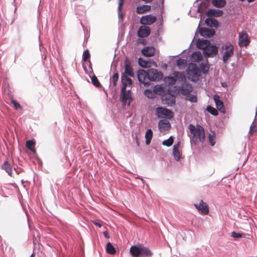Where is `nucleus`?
<instances>
[{"label":"nucleus","instance_id":"obj_1","mask_svg":"<svg viewBox=\"0 0 257 257\" xmlns=\"http://www.w3.org/2000/svg\"><path fill=\"white\" fill-rule=\"evenodd\" d=\"M190 133L193 135L192 140L194 144L199 142L203 143L205 139L204 130L202 126L198 125L196 126L190 124L189 126Z\"/></svg>","mask_w":257,"mask_h":257},{"label":"nucleus","instance_id":"obj_2","mask_svg":"<svg viewBox=\"0 0 257 257\" xmlns=\"http://www.w3.org/2000/svg\"><path fill=\"white\" fill-rule=\"evenodd\" d=\"M233 46L230 43L223 44L221 48L222 54L223 61L224 63H228L230 58L233 55Z\"/></svg>","mask_w":257,"mask_h":257},{"label":"nucleus","instance_id":"obj_3","mask_svg":"<svg viewBox=\"0 0 257 257\" xmlns=\"http://www.w3.org/2000/svg\"><path fill=\"white\" fill-rule=\"evenodd\" d=\"M200 76V71L196 64H190L188 67V77L192 81H197Z\"/></svg>","mask_w":257,"mask_h":257},{"label":"nucleus","instance_id":"obj_4","mask_svg":"<svg viewBox=\"0 0 257 257\" xmlns=\"http://www.w3.org/2000/svg\"><path fill=\"white\" fill-rule=\"evenodd\" d=\"M156 113L159 118H171L174 115L172 111L163 107H157L156 109Z\"/></svg>","mask_w":257,"mask_h":257},{"label":"nucleus","instance_id":"obj_5","mask_svg":"<svg viewBox=\"0 0 257 257\" xmlns=\"http://www.w3.org/2000/svg\"><path fill=\"white\" fill-rule=\"evenodd\" d=\"M148 75L149 82L159 81L163 78V73L155 69H148Z\"/></svg>","mask_w":257,"mask_h":257},{"label":"nucleus","instance_id":"obj_6","mask_svg":"<svg viewBox=\"0 0 257 257\" xmlns=\"http://www.w3.org/2000/svg\"><path fill=\"white\" fill-rule=\"evenodd\" d=\"M120 99L122 105H129L132 100L131 90L128 89L126 90H121Z\"/></svg>","mask_w":257,"mask_h":257},{"label":"nucleus","instance_id":"obj_7","mask_svg":"<svg viewBox=\"0 0 257 257\" xmlns=\"http://www.w3.org/2000/svg\"><path fill=\"white\" fill-rule=\"evenodd\" d=\"M173 156L174 159L179 162L183 159L182 150L180 149V142H178L173 146Z\"/></svg>","mask_w":257,"mask_h":257},{"label":"nucleus","instance_id":"obj_8","mask_svg":"<svg viewBox=\"0 0 257 257\" xmlns=\"http://www.w3.org/2000/svg\"><path fill=\"white\" fill-rule=\"evenodd\" d=\"M138 78L140 82L143 84L145 86H147L149 84L148 70H139L138 71Z\"/></svg>","mask_w":257,"mask_h":257},{"label":"nucleus","instance_id":"obj_9","mask_svg":"<svg viewBox=\"0 0 257 257\" xmlns=\"http://www.w3.org/2000/svg\"><path fill=\"white\" fill-rule=\"evenodd\" d=\"M157 20L156 16L148 15L142 17L140 19V23L144 26L151 25L154 23Z\"/></svg>","mask_w":257,"mask_h":257},{"label":"nucleus","instance_id":"obj_10","mask_svg":"<svg viewBox=\"0 0 257 257\" xmlns=\"http://www.w3.org/2000/svg\"><path fill=\"white\" fill-rule=\"evenodd\" d=\"M121 81L122 83L121 90H126L128 89L131 90L132 81L128 77H126L124 75H121Z\"/></svg>","mask_w":257,"mask_h":257},{"label":"nucleus","instance_id":"obj_11","mask_svg":"<svg viewBox=\"0 0 257 257\" xmlns=\"http://www.w3.org/2000/svg\"><path fill=\"white\" fill-rule=\"evenodd\" d=\"M247 34L244 32H241L239 35V45L240 47L246 46L249 44V41L247 38Z\"/></svg>","mask_w":257,"mask_h":257},{"label":"nucleus","instance_id":"obj_12","mask_svg":"<svg viewBox=\"0 0 257 257\" xmlns=\"http://www.w3.org/2000/svg\"><path fill=\"white\" fill-rule=\"evenodd\" d=\"M150 34V29L146 26L140 27L138 31V35L141 38L148 37Z\"/></svg>","mask_w":257,"mask_h":257},{"label":"nucleus","instance_id":"obj_13","mask_svg":"<svg viewBox=\"0 0 257 257\" xmlns=\"http://www.w3.org/2000/svg\"><path fill=\"white\" fill-rule=\"evenodd\" d=\"M196 208L203 214H207L209 212L207 205L202 200H201L198 204H195Z\"/></svg>","mask_w":257,"mask_h":257},{"label":"nucleus","instance_id":"obj_14","mask_svg":"<svg viewBox=\"0 0 257 257\" xmlns=\"http://www.w3.org/2000/svg\"><path fill=\"white\" fill-rule=\"evenodd\" d=\"M121 75H124L126 77H134L132 68L127 59H125L124 62V71L122 73Z\"/></svg>","mask_w":257,"mask_h":257},{"label":"nucleus","instance_id":"obj_15","mask_svg":"<svg viewBox=\"0 0 257 257\" xmlns=\"http://www.w3.org/2000/svg\"><path fill=\"white\" fill-rule=\"evenodd\" d=\"M217 47L214 45H210L204 50L203 53L205 57H207L213 54H216L217 52Z\"/></svg>","mask_w":257,"mask_h":257},{"label":"nucleus","instance_id":"obj_16","mask_svg":"<svg viewBox=\"0 0 257 257\" xmlns=\"http://www.w3.org/2000/svg\"><path fill=\"white\" fill-rule=\"evenodd\" d=\"M199 33L201 36L204 38H210L214 35L215 31L213 29L201 28L199 29Z\"/></svg>","mask_w":257,"mask_h":257},{"label":"nucleus","instance_id":"obj_17","mask_svg":"<svg viewBox=\"0 0 257 257\" xmlns=\"http://www.w3.org/2000/svg\"><path fill=\"white\" fill-rule=\"evenodd\" d=\"M214 101L217 109L221 112H225V108L222 101L220 99V97L218 95L214 96Z\"/></svg>","mask_w":257,"mask_h":257},{"label":"nucleus","instance_id":"obj_18","mask_svg":"<svg viewBox=\"0 0 257 257\" xmlns=\"http://www.w3.org/2000/svg\"><path fill=\"white\" fill-rule=\"evenodd\" d=\"M159 128L161 132L167 131L170 127V124L168 120L162 119L159 122Z\"/></svg>","mask_w":257,"mask_h":257},{"label":"nucleus","instance_id":"obj_19","mask_svg":"<svg viewBox=\"0 0 257 257\" xmlns=\"http://www.w3.org/2000/svg\"><path fill=\"white\" fill-rule=\"evenodd\" d=\"M144 55L147 57H151L155 54V50L153 47H145L142 50Z\"/></svg>","mask_w":257,"mask_h":257},{"label":"nucleus","instance_id":"obj_20","mask_svg":"<svg viewBox=\"0 0 257 257\" xmlns=\"http://www.w3.org/2000/svg\"><path fill=\"white\" fill-rule=\"evenodd\" d=\"M142 245L133 246L130 249V251L134 257H141Z\"/></svg>","mask_w":257,"mask_h":257},{"label":"nucleus","instance_id":"obj_21","mask_svg":"<svg viewBox=\"0 0 257 257\" xmlns=\"http://www.w3.org/2000/svg\"><path fill=\"white\" fill-rule=\"evenodd\" d=\"M151 7L149 5H142L137 8L136 12L139 14H142L151 10Z\"/></svg>","mask_w":257,"mask_h":257},{"label":"nucleus","instance_id":"obj_22","mask_svg":"<svg viewBox=\"0 0 257 257\" xmlns=\"http://www.w3.org/2000/svg\"><path fill=\"white\" fill-rule=\"evenodd\" d=\"M210 44L209 41L204 39H199L197 43V46L198 48L205 50Z\"/></svg>","mask_w":257,"mask_h":257},{"label":"nucleus","instance_id":"obj_23","mask_svg":"<svg viewBox=\"0 0 257 257\" xmlns=\"http://www.w3.org/2000/svg\"><path fill=\"white\" fill-rule=\"evenodd\" d=\"M202 58V54L199 52H195L191 56L190 59L192 62H198Z\"/></svg>","mask_w":257,"mask_h":257},{"label":"nucleus","instance_id":"obj_24","mask_svg":"<svg viewBox=\"0 0 257 257\" xmlns=\"http://www.w3.org/2000/svg\"><path fill=\"white\" fill-rule=\"evenodd\" d=\"M212 4L216 8H221L225 6L226 2L225 0H212Z\"/></svg>","mask_w":257,"mask_h":257},{"label":"nucleus","instance_id":"obj_25","mask_svg":"<svg viewBox=\"0 0 257 257\" xmlns=\"http://www.w3.org/2000/svg\"><path fill=\"white\" fill-rule=\"evenodd\" d=\"M205 24L211 27H217L218 26V22L215 19L212 18L206 19Z\"/></svg>","mask_w":257,"mask_h":257},{"label":"nucleus","instance_id":"obj_26","mask_svg":"<svg viewBox=\"0 0 257 257\" xmlns=\"http://www.w3.org/2000/svg\"><path fill=\"white\" fill-rule=\"evenodd\" d=\"M153 137V132L152 130L148 129L145 134V138H146V144L147 145H149L150 144L151 140Z\"/></svg>","mask_w":257,"mask_h":257},{"label":"nucleus","instance_id":"obj_27","mask_svg":"<svg viewBox=\"0 0 257 257\" xmlns=\"http://www.w3.org/2000/svg\"><path fill=\"white\" fill-rule=\"evenodd\" d=\"M222 14V11L221 10H217L215 9H211L208 11L207 15L208 16H213L215 17H219Z\"/></svg>","mask_w":257,"mask_h":257},{"label":"nucleus","instance_id":"obj_28","mask_svg":"<svg viewBox=\"0 0 257 257\" xmlns=\"http://www.w3.org/2000/svg\"><path fill=\"white\" fill-rule=\"evenodd\" d=\"M151 59H149L147 60H145L142 59H140L139 60V63L141 66L144 68H149L151 67L150 64Z\"/></svg>","mask_w":257,"mask_h":257},{"label":"nucleus","instance_id":"obj_29","mask_svg":"<svg viewBox=\"0 0 257 257\" xmlns=\"http://www.w3.org/2000/svg\"><path fill=\"white\" fill-rule=\"evenodd\" d=\"M152 255V252L148 248L145 247L143 246H142L141 247V256L145 257V256H150Z\"/></svg>","mask_w":257,"mask_h":257},{"label":"nucleus","instance_id":"obj_30","mask_svg":"<svg viewBox=\"0 0 257 257\" xmlns=\"http://www.w3.org/2000/svg\"><path fill=\"white\" fill-rule=\"evenodd\" d=\"M208 140L209 143L211 146H214L215 144V132H211L208 136Z\"/></svg>","mask_w":257,"mask_h":257},{"label":"nucleus","instance_id":"obj_31","mask_svg":"<svg viewBox=\"0 0 257 257\" xmlns=\"http://www.w3.org/2000/svg\"><path fill=\"white\" fill-rule=\"evenodd\" d=\"M176 65L179 69H183L186 67L187 65V62L184 59H179L177 61Z\"/></svg>","mask_w":257,"mask_h":257},{"label":"nucleus","instance_id":"obj_32","mask_svg":"<svg viewBox=\"0 0 257 257\" xmlns=\"http://www.w3.org/2000/svg\"><path fill=\"white\" fill-rule=\"evenodd\" d=\"M173 142H174L173 138L172 136H170L169 139H168L167 140H164L162 142V145L163 146L169 147L173 145Z\"/></svg>","mask_w":257,"mask_h":257},{"label":"nucleus","instance_id":"obj_33","mask_svg":"<svg viewBox=\"0 0 257 257\" xmlns=\"http://www.w3.org/2000/svg\"><path fill=\"white\" fill-rule=\"evenodd\" d=\"M106 250L107 252L111 254H113L115 253V248L110 242L107 243L106 246Z\"/></svg>","mask_w":257,"mask_h":257},{"label":"nucleus","instance_id":"obj_34","mask_svg":"<svg viewBox=\"0 0 257 257\" xmlns=\"http://www.w3.org/2000/svg\"><path fill=\"white\" fill-rule=\"evenodd\" d=\"M164 97L165 96H163L162 99H163V101H164V102L165 103H166L168 105H170V106H172V105H173V104H175V100L174 97L173 96H169V101H165Z\"/></svg>","mask_w":257,"mask_h":257},{"label":"nucleus","instance_id":"obj_35","mask_svg":"<svg viewBox=\"0 0 257 257\" xmlns=\"http://www.w3.org/2000/svg\"><path fill=\"white\" fill-rule=\"evenodd\" d=\"M165 81L168 83L169 85H172L175 84L176 79L172 76H168L165 78Z\"/></svg>","mask_w":257,"mask_h":257},{"label":"nucleus","instance_id":"obj_36","mask_svg":"<svg viewBox=\"0 0 257 257\" xmlns=\"http://www.w3.org/2000/svg\"><path fill=\"white\" fill-rule=\"evenodd\" d=\"M145 95L148 98H152L155 96V93L153 90L146 89L144 91Z\"/></svg>","mask_w":257,"mask_h":257},{"label":"nucleus","instance_id":"obj_37","mask_svg":"<svg viewBox=\"0 0 257 257\" xmlns=\"http://www.w3.org/2000/svg\"><path fill=\"white\" fill-rule=\"evenodd\" d=\"M35 145V142L32 140H28L26 142V147L30 150L35 152V150L33 148V146Z\"/></svg>","mask_w":257,"mask_h":257},{"label":"nucleus","instance_id":"obj_38","mask_svg":"<svg viewBox=\"0 0 257 257\" xmlns=\"http://www.w3.org/2000/svg\"><path fill=\"white\" fill-rule=\"evenodd\" d=\"M3 169L8 173L9 175H11L12 170L10 165L7 163L5 162L3 166Z\"/></svg>","mask_w":257,"mask_h":257},{"label":"nucleus","instance_id":"obj_39","mask_svg":"<svg viewBox=\"0 0 257 257\" xmlns=\"http://www.w3.org/2000/svg\"><path fill=\"white\" fill-rule=\"evenodd\" d=\"M163 90V87L161 85H156L153 88L155 94H161Z\"/></svg>","mask_w":257,"mask_h":257},{"label":"nucleus","instance_id":"obj_40","mask_svg":"<svg viewBox=\"0 0 257 257\" xmlns=\"http://www.w3.org/2000/svg\"><path fill=\"white\" fill-rule=\"evenodd\" d=\"M186 99L190 101L191 102H196L197 101V97L195 95L192 94L188 95L186 97Z\"/></svg>","mask_w":257,"mask_h":257},{"label":"nucleus","instance_id":"obj_41","mask_svg":"<svg viewBox=\"0 0 257 257\" xmlns=\"http://www.w3.org/2000/svg\"><path fill=\"white\" fill-rule=\"evenodd\" d=\"M256 131H257V124H254L253 122L250 126L249 134L252 135Z\"/></svg>","mask_w":257,"mask_h":257},{"label":"nucleus","instance_id":"obj_42","mask_svg":"<svg viewBox=\"0 0 257 257\" xmlns=\"http://www.w3.org/2000/svg\"><path fill=\"white\" fill-rule=\"evenodd\" d=\"M207 110L214 115H216L218 114L217 110L211 106H208L207 108Z\"/></svg>","mask_w":257,"mask_h":257},{"label":"nucleus","instance_id":"obj_43","mask_svg":"<svg viewBox=\"0 0 257 257\" xmlns=\"http://www.w3.org/2000/svg\"><path fill=\"white\" fill-rule=\"evenodd\" d=\"M91 81L92 84L96 87H98L100 85V83L95 76L91 77Z\"/></svg>","mask_w":257,"mask_h":257},{"label":"nucleus","instance_id":"obj_44","mask_svg":"<svg viewBox=\"0 0 257 257\" xmlns=\"http://www.w3.org/2000/svg\"><path fill=\"white\" fill-rule=\"evenodd\" d=\"M231 237L234 238H240L243 237V234L242 233H236L235 231H233L231 232Z\"/></svg>","mask_w":257,"mask_h":257},{"label":"nucleus","instance_id":"obj_45","mask_svg":"<svg viewBox=\"0 0 257 257\" xmlns=\"http://www.w3.org/2000/svg\"><path fill=\"white\" fill-rule=\"evenodd\" d=\"M176 77H179L182 81H185L186 80L185 76L183 73L180 72L175 73Z\"/></svg>","mask_w":257,"mask_h":257},{"label":"nucleus","instance_id":"obj_46","mask_svg":"<svg viewBox=\"0 0 257 257\" xmlns=\"http://www.w3.org/2000/svg\"><path fill=\"white\" fill-rule=\"evenodd\" d=\"M118 73H114L112 76V81L114 84V85H116V83L118 79Z\"/></svg>","mask_w":257,"mask_h":257},{"label":"nucleus","instance_id":"obj_47","mask_svg":"<svg viewBox=\"0 0 257 257\" xmlns=\"http://www.w3.org/2000/svg\"><path fill=\"white\" fill-rule=\"evenodd\" d=\"M89 57V53L88 50H85L83 53V59L86 61Z\"/></svg>","mask_w":257,"mask_h":257},{"label":"nucleus","instance_id":"obj_48","mask_svg":"<svg viewBox=\"0 0 257 257\" xmlns=\"http://www.w3.org/2000/svg\"><path fill=\"white\" fill-rule=\"evenodd\" d=\"M12 103L13 104L15 108L16 109H18L21 108L20 105L15 100H12Z\"/></svg>","mask_w":257,"mask_h":257},{"label":"nucleus","instance_id":"obj_49","mask_svg":"<svg viewBox=\"0 0 257 257\" xmlns=\"http://www.w3.org/2000/svg\"><path fill=\"white\" fill-rule=\"evenodd\" d=\"M201 68L202 72L204 74L207 73L208 71V67H207L206 66H201Z\"/></svg>","mask_w":257,"mask_h":257},{"label":"nucleus","instance_id":"obj_50","mask_svg":"<svg viewBox=\"0 0 257 257\" xmlns=\"http://www.w3.org/2000/svg\"><path fill=\"white\" fill-rule=\"evenodd\" d=\"M122 5H123V0H119L118 7V10L119 12L120 11V9H121V6H122Z\"/></svg>","mask_w":257,"mask_h":257},{"label":"nucleus","instance_id":"obj_51","mask_svg":"<svg viewBox=\"0 0 257 257\" xmlns=\"http://www.w3.org/2000/svg\"><path fill=\"white\" fill-rule=\"evenodd\" d=\"M150 64L151 65V66H153L155 67H157L158 66L157 63L152 60H151Z\"/></svg>","mask_w":257,"mask_h":257},{"label":"nucleus","instance_id":"obj_52","mask_svg":"<svg viewBox=\"0 0 257 257\" xmlns=\"http://www.w3.org/2000/svg\"><path fill=\"white\" fill-rule=\"evenodd\" d=\"M93 224L94 225H95L96 226H98V227H101V224L99 223H98V222L94 221V222H93Z\"/></svg>","mask_w":257,"mask_h":257},{"label":"nucleus","instance_id":"obj_53","mask_svg":"<svg viewBox=\"0 0 257 257\" xmlns=\"http://www.w3.org/2000/svg\"><path fill=\"white\" fill-rule=\"evenodd\" d=\"M197 8H196V9H194V11H197V12L198 13H199V12H200V7L198 6V5H199V4H197Z\"/></svg>","mask_w":257,"mask_h":257},{"label":"nucleus","instance_id":"obj_54","mask_svg":"<svg viewBox=\"0 0 257 257\" xmlns=\"http://www.w3.org/2000/svg\"><path fill=\"white\" fill-rule=\"evenodd\" d=\"M104 234L106 237H108V233L107 232H104Z\"/></svg>","mask_w":257,"mask_h":257},{"label":"nucleus","instance_id":"obj_55","mask_svg":"<svg viewBox=\"0 0 257 257\" xmlns=\"http://www.w3.org/2000/svg\"><path fill=\"white\" fill-rule=\"evenodd\" d=\"M119 19H122V16L121 14H119Z\"/></svg>","mask_w":257,"mask_h":257},{"label":"nucleus","instance_id":"obj_56","mask_svg":"<svg viewBox=\"0 0 257 257\" xmlns=\"http://www.w3.org/2000/svg\"><path fill=\"white\" fill-rule=\"evenodd\" d=\"M254 1V0H247V2H248V3H251V2H253Z\"/></svg>","mask_w":257,"mask_h":257},{"label":"nucleus","instance_id":"obj_57","mask_svg":"<svg viewBox=\"0 0 257 257\" xmlns=\"http://www.w3.org/2000/svg\"><path fill=\"white\" fill-rule=\"evenodd\" d=\"M30 257H35V255L34 253L32 254Z\"/></svg>","mask_w":257,"mask_h":257},{"label":"nucleus","instance_id":"obj_58","mask_svg":"<svg viewBox=\"0 0 257 257\" xmlns=\"http://www.w3.org/2000/svg\"><path fill=\"white\" fill-rule=\"evenodd\" d=\"M256 116H257V107H256V112H255V117Z\"/></svg>","mask_w":257,"mask_h":257},{"label":"nucleus","instance_id":"obj_59","mask_svg":"<svg viewBox=\"0 0 257 257\" xmlns=\"http://www.w3.org/2000/svg\"><path fill=\"white\" fill-rule=\"evenodd\" d=\"M192 11H193V9H192L191 10V11H190V13H191V12H192Z\"/></svg>","mask_w":257,"mask_h":257}]
</instances>
